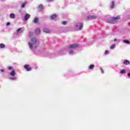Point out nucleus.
<instances>
[{"label": "nucleus", "instance_id": "obj_1", "mask_svg": "<svg viewBox=\"0 0 130 130\" xmlns=\"http://www.w3.org/2000/svg\"><path fill=\"white\" fill-rule=\"evenodd\" d=\"M29 36L30 39V42L28 43V45L30 49L31 50H34L35 48H37V39L36 38H31L33 36V32L30 31L29 32Z\"/></svg>", "mask_w": 130, "mask_h": 130}, {"label": "nucleus", "instance_id": "obj_2", "mask_svg": "<svg viewBox=\"0 0 130 130\" xmlns=\"http://www.w3.org/2000/svg\"><path fill=\"white\" fill-rule=\"evenodd\" d=\"M120 19V17L117 16V17H112L111 18H108L106 22L108 23H111V24H115L116 22H117V20H119Z\"/></svg>", "mask_w": 130, "mask_h": 130}, {"label": "nucleus", "instance_id": "obj_3", "mask_svg": "<svg viewBox=\"0 0 130 130\" xmlns=\"http://www.w3.org/2000/svg\"><path fill=\"white\" fill-rule=\"evenodd\" d=\"M83 27H84V23L83 22H76L74 25V28L76 30H81L83 29Z\"/></svg>", "mask_w": 130, "mask_h": 130}, {"label": "nucleus", "instance_id": "obj_4", "mask_svg": "<svg viewBox=\"0 0 130 130\" xmlns=\"http://www.w3.org/2000/svg\"><path fill=\"white\" fill-rule=\"evenodd\" d=\"M7 69L9 70V71H12L10 72V75L11 76V77H15V76L16 75V70L11 66H8Z\"/></svg>", "mask_w": 130, "mask_h": 130}, {"label": "nucleus", "instance_id": "obj_5", "mask_svg": "<svg viewBox=\"0 0 130 130\" xmlns=\"http://www.w3.org/2000/svg\"><path fill=\"white\" fill-rule=\"evenodd\" d=\"M78 47H79V44H72L68 46L69 49H75V48H77Z\"/></svg>", "mask_w": 130, "mask_h": 130}, {"label": "nucleus", "instance_id": "obj_6", "mask_svg": "<svg viewBox=\"0 0 130 130\" xmlns=\"http://www.w3.org/2000/svg\"><path fill=\"white\" fill-rule=\"evenodd\" d=\"M30 19V14L26 13L24 16V21L26 22V21H28Z\"/></svg>", "mask_w": 130, "mask_h": 130}, {"label": "nucleus", "instance_id": "obj_7", "mask_svg": "<svg viewBox=\"0 0 130 130\" xmlns=\"http://www.w3.org/2000/svg\"><path fill=\"white\" fill-rule=\"evenodd\" d=\"M97 17L94 15H89L87 17V19L88 20H94L95 19H96Z\"/></svg>", "mask_w": 130, "mask_h": 130}, {"label": "nucleus", "instance_id": "obj_8", "mask_svg": "<svg viewBox=\"0 0 130 130\" xmlns=\"http://www.w3.org/2000/svg\"><path fill=\"white\" fill-rule=\"evenodd\" d=\"M23 32V30H22V28H19L17 31H16V34L17 35H19V34H21V33Z\"/></svg>", "mask_w": 130, "mask_h": 130}, {"label": "nucleus", "instance_id": "obj_9", "mask_svg": "<svg viewBox=\"0 0 130 130\" xmlns=\"http://www.w3.org/2000/svg\"><path fill=\"white\" fill-rule=\"evenodd\" d=\"M29 65H25L24 66V69L26 70L27 72H29V71H31V68L29 67Z\"/></svg>", "mask_w": 130, "mask_h": 130}, {"label": "nucleus", "instance_id": "obj_10", "mask_svg": "<svg viewBox=\"0 0 130 130\" xmlns=\"http://www.w3.org/2000/svg\"><path fill=\"white\" fill-rule=\"evenodd\" d=\"M129 63H130L129 60H124L123 64H124L125 66H127V64H129Z\"/></svg>", "mask_w": 130, "mask_h": 130}, {"label": "nucleus", "instance_id": "obj_11", "mask_svg": "<svg viewBox=\"0 0 130 130\" xmlns=\"http://www.w3.org/2000/svg\"><path fill=\"white\" fill-rule=\"evenodd\" d=\"M10 19H15L16 18V15L14 13H11L10 14Z\"/></svg>", "mask_w": 130, "mask_h": 130}, {"label": "nucleus", "instance_id": "obj_12", "mask_svg": "<svg viewBox=\"0 0 130 130\" xmlns=\"http://www.w3.org/2000/svg\"><path fill=\"white\" fill-rule=\"evenodd\" d=\"M43 31L45 32V33H50V30L47 28H44L43 29Z\"/></svg>", "mask_w": 130, "mask_h": 130}, {"label": "nucleus", "instance_id": "obj_13", "mask_svg": "<svg viewBox=\"0 0 130 130\" xmlns=\"http://www.w3.org/2000/svg\"><path fill=\"white\" fill-rule=\"evenodd\" d=\"M56 18V15L53 14L50 16L51 20H55V18Z\"/></svg>", "mask_w": 130, "mask_h": 130}, {"label": "nucleus", "instance_id": "obj_14", "mask_svg": "<svg viewBox=\"0 0 130 130\" xmlns=\"http://www.w3.org/2000/svg\"><path fill=\"white\" fill-rule=\"evenodd\" d=\"M69 53L70 54H74L75 52L73 49H69Z\"/></svg>", "mask_w": 130, "mask_h": 130}, {"label": "nucleus", "instance_id": "obj_15", "mask_svg": "<svg viewBox=\"0 0 130 130\" xmlns=\"http://www.w3.org/2000/svg\"><path fill=\"white\" fill-rule=\"evenodd\" d=\"M115 4L114 3V2L112 1L111 4V9H114V6Z\"/></svg>", "mask_w": 130, "mask_h": 130}, {"label": "nucleus", "instance_id": "obj_16", "mask_svg": "<svg viewBox=\"0 0 130 130\" xmlns=\"http://www.w3.org/2000/svg\"><path fill=\"white\" fill-rule=\"evenodd\" d=\"M41 32V30H40V28H37L36 29V34H40Z\"/></svg>", "mask_w": 130, "mask_h": 130}, {"label": "nucleus", "instance_id": "obj_17", "mask_svg": "<svg viewBox=\"0 0 130 130\" xmlns=\"http://www.w3.org/2000/svg\"><path fill=\"white\" fill-rule=\"evenodd\" d=\"M38 21H39V19H38V18H35L34 22L35 23V24H37V23H38Z\"/></svg>", "mask_w": 130, "mask_h": 130}, {"label": "nucleus", "instance_id": "obj_18", "mask_svg": "<svg viewBox=\"0 0 130 130\" xmlns=\"http://www.w3.org/2000/svg\"><path fill=\"white\" fill-rule=\"evenodd\" d=\"M6 45L4 44H0V49L5 48Z\"/></svg>", "mask_w": 130, "mask_h": 130}, {"label": "nucleus", "instance_id": "obj_19", "mask_svg": "<svg viewBox=\"0 0 130 130\" xmlns=\"http://www.w3.org/2000/svg\"><path fill=\"white\" fill-rule=\"evenodd\" d=\"M94 67H95V66H94V64H91L89 67V70H93V69H94Z\"/></svg>", "mask_w": 130, "mask_h": 130}, {"label": "nucleus", "instance_id": "obj_20", "mask_svg": "<svg viewBox=\"0 0 130 130\" xmlns=\"http://www.w3.org/2000/svg\"><path fill=\"white\" fill-rule=\"evenodd\" d=\"M10 80H11L12 81H15L17 79V77H10L9 78Z\"/></svg>", "mask_w": 130, "mask_h": 130}, {"label": "nucleus", "instance_id": "obj_21", "mask_svg": "<svg viewBox=\"0 0 130 130\" xmlns=\"http://www.w3.org/2000/svg\"><path fill=\"white\" fill-rule=\"evenodd\" d=\"M123 42L126 44H129V41L128 40H124Z\"/></svg>", "mask_w": 130, "mask_h": 130}, {"label": "nucleus", "instance_id": "obj_22", "mask_svg": "<svg viewBox=\"0 0 130 130\" xmlns=\"http://www.w3.org/2000/svg\"><path fill=\"white\" fill-rule=\"evenodd\" d=\"M115 48V44H113L110 46V49H114Z\"/></svg>", "mask_w": 130, "mask_h": 130}, {"label": "nucleus", "instance_id": "obj_23", "mask_svg": "<svg viewBox=\"0 0 130 130\" xmlns=\"http://www.w3.org/2000/svg\"><path fill=\"white\" fill-rule=\"evenodd\" d=\"M43 8V5H40L38 7L39 10H42Z\"/></svg>", "mask_w": 130, "mask_h": 130}, {"label": "nucleus", "instance_id": "obj_24", "mask_svg": "<svg viewBox=\"0 0 130 130\" xmlns=\"http://www.w3.org/2000/svg\"><path fill=\"white\" fill-rule=\"evenodd\" d=\"M120 74H125V70H122L120 72Z\"/></svg>", "mask_w": 130, "mask_h": 130}, {"label": "nucleus", "instance_id": "obj_25", "mask_svg": "<svg viewBox=\"0 0 130 130\" xmlns=\"http://www.w3.org/2000/svg\"><path fill=\"white\" fill-rule=\"evenodd\" d=\"M25 6H26V3H25L21 4V8H24L25 7Z\"/></svg>", "mask_w": 130, "mask_h": 130}, {"label": "nucleus", "instance_id": "obj_26", "mask_svg": "<svg viewBox=\"0 0 130 130\" xmlns=\"http://www.w3.org/2000/svg\"><path fill=\"white\" fill-rule=\"evenodd\" d=\"M64 31H70V28L66 27L64 28Z\"/></svg>", "mask_w": 130, "mask_h": 130}, {"label": "nucleus", "instance_id": "obj_27", "mask_svg": "<svg viewBox=\"0 0 130 130\" xmlns=\"http://www.w3.org/2000/svg\"><path fill=\"white\" fill-rule=\"evenodd\" d=\"M67 23H68V22H67V21H62V24L63 25H67Z\"/></svg>", "mask_w": 130, "mask_h": 130}, {"label": "nucleus", "instance_id": "obj_28", "mask_svg": "<svg viewBox=\"0 0 130 130\" xmlns=\"http://www.w3.org/2000/svg\"><path fill=\"white\" fill-rule=\"evenodd\" d=\"M108 53H109V51L106 50V51L105 52V54H108Z\"/></svg>", "mask_w": 130, "mask_h": 130}, {"label": "nucleus", "instance_id": "obj_29", "mask_svg": "<svg viewBox=\"0 0 130 130\" xmlns=\"http://www.w3.org/2000/svg\"><path fill=\"white\" fill-rule=\"evenodd\" d=\"M100 70H101V71L102 72V74H104V71H103V69H102V68H101Z\"/></svg>", "mask_w": 130, "mask_h": 130}, {"label": "nucleus", "instance_id": "obj_30", "mask_svg": "<svg viewBox=\"0 0 130 130\" xmlns=\"http://www.w3.org/2000/svg\"><path fill=\"white\" fill-rule=\"evenodd\" d=\"M10 24H11V23L7 22V24H6V26H10Z\"/></svg>", "mask_w": 130, "mask_h": 130}, {"label": "nucleus", "instance_id": "obj_31", "mask_svg": "<svg viewBox=\"0 0 130 130\" xmlns=\"http://www.w3.org/2000/svg\"><path fill=\"white\" fill-rule=\"evenodd\" d=\"M0 71L2 73H4L5 72V70L4 69H1Z\"/></svg>", "mask_w": 130, "mask_h": 130}, {"label": "nucleus", "instance_id": "obj_32", "mask_svg": "<svg viewBox=\"0 0 130 130\" xmlns=\"http://www.w3.org/2000/svg\"><path fill=\"white\" fill-rule=\"evenodd\" d=\"M127 76H128L129 79H130V73H127Z\"/></svg>", "mask_w": 130, "mask_h": 130}, {"label": "nucleus", "instance_id": "obj_33", "mask_svg": "<svg viewBox=\"0 0 130 130\" xmlns=\"http://www.w3.org/2000/svg\"><path fill=\"white\" fill-rule=\"evenodd\" d=\"M19 13H20V14H21V15H23V13H22L23 12L22 11L20 10Z\"/></svg>", "mask_w": 130, "mask_h": 130}, {"label": "nucleus", "instance_id": "obj_34", "mask_svg": "<svg viewBox=\"0 0 130 130\" xmlns=\"http://www.w3.org/2000/svg\"><path fill=\"white\" fill-rule=\"evenodd\" d=\"M114 42H116V41H117V39H115L114 40Z\"/></svg>", "mask_w": 130, "mask_h": 130}, {"label": "nucleus", "instance_id": "obj_35", "mask_svg": "<svg viewBox=\"0 0 130 130\" xmlns=\"http://www.w3.org/2000/svg\"><path fill=\"white\" fill-rule=\"evenodd\" d=\"M53 0H47L48 2H52Z\"/></svg>", "mask_w": 130, "mask_h": 130}]
</instances>
